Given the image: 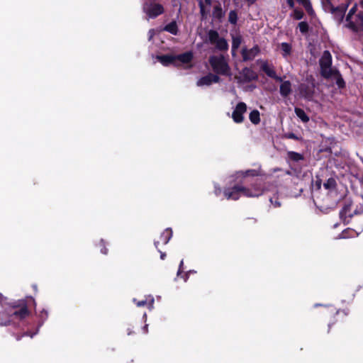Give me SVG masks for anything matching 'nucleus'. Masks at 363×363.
<instances>
[{
    "label": "nucleus",
    "instance_id": "1",
    "mask_svg": "<svg viewBox=\"0 0 363 363\" xmlns=\"http://www.w3.org/2000/svg\"><path fill=\"white\" fill-rule=\"evenodd\" d=\"M5 299L0 294V326L14 323L16 320H22L28 315L26 306L18 309L16 306L6 303Z\"/></svg>",
    "mask_w": 363,
    "mask_h": 363
},
{
    "label": "nucleus",
    "instance_id": "2",
    "mask_svg": "<svg viewBox=\"0 0 363 363\" xmlns=\"http://www.w3.org/2000/svg\"><path fill=\"white\" fill-rule=\"evenodd\" d=\"M264 193V189L257 185L251 188L236 185L224 191V195L228 199L238 200L241 196L247 197H258Z\"/></svg>",
    "mask_w": 363,
    "mask_h": 363
},
{
    "label": "nucleus",
    "instance_id": "3",
    "mask_svg": "<svg viewBox=\"0 0 363 363\" xmlns=\"http://www.w3.org/2000/svg\"><path fill=\"white\" fill-rule=\"evenodd\" d=\"M208 62L212 69L217 74L231 77V69L223 55H213L209 57Z\"/></svg>",
    "mask_w": 363,
    "mask_h": 363
},
{
    "label": "nucleus",
    "instance_id": "4",
    "mask_svg": "<svg viewBox=\"0 0 363 363\" xmlns=\"http://www.w3.org/2000/svg\"><path fill=\"white\" fill-rule=\"evenodd\" d=\"M321 74L325 78H330L331 73L336 69L331 67L332 57L328 51H325L319 61Z\"/></svg>",
    "mask_w": 363,
    "mask_h": 363
},
{
    "label": "nucleus",
    "instance_id": "5",
    "mask_svg": "<svg viewBox=\"0 0 363 363\" xmlns=\"http://www.w3.org/2000/svg\"><path fill=\"white\" fill-rule=\"evenodd\" d=\"M207 36L209 43L214 45L216 49L223 51L228 49V43L227 40L223 38H220L216 30H210L207 33Z\"/></svg>",
    "mask_w": 363,
    "mask_h": 363
},
{
    "label": "nucleus",
    "instance_id": "6",
    "mask_svg": "<svg viewBox=\"0 0 363 363\" xmlns=\"http://www.w3.org/2000/svg\"><path fill=\"white\" fill-rule=\"evenodd\" d=\"M346 27L354 32L363 30V12L359 11L352 17L351 21H346Z\"/></svg>",
    "mask_w": 363,
    "mask_h": 363
},
{
    "label": "nucleus",
    "instance_id": "7",
    "mask_svg": "<svg viewBox=\"0 0 363 363\" xmlns=\"http://www.w3.org/2000/svg\"><path fill=\"white\" fill-rule=\"evenodd\" d=\"M143 11L149 18H154L164 12V8L160 4L145 3L143 5Z\"/></svg>",
    "mask_w": 363,
    "mask_h": 363
},
{
    "label": "nucleus",
    "instance_id": "8",
    "mask_svg": "<svg viewBox=\"0 0 363 363\" xmlns=\"http://www.w3.org/2000/svg\"><path fill=\"white\" fill-rule=\"evenodd\" d=\"M299 94L301 97L311 100L315 92V84L313 81H308L302 83L298 86Z\"/></svg>",
    "mask_w": 363,
    "mask_h": 363
},
{
    "label": "nucleus",
    "instance_id": "9",
    "mask_svg": "<svg viewBox=\"0 0 363 363\" xmlns=\"http://www.w3.org/2000/svg\"><path fill=\"white\" fill-rule=\"evenodd\" d=\"M247 111V105L244 102H239L232 113V118L236 123H240L244 121V114Z\"/></svg>",
    "mask_w": 363,
    "mask_h": 363
},
{
    "label": "nucleus",
    "instance_id": "10",
    "mask_svg": "<svg viewBox=\"0 0 363 363\" xmlns=\"http://www.w3.org/2000/svg\"><path fill=\"white\" fill-rule=\"evenodd\" d=\"M220 82V77L217 74L209 73L207 75L201 77L196 82L198 86H210L213 83Z\"/></svg>",
    "mask_w": 363,
    "mask_h": 363
},
{
    "label": "nucleus",
    "instance_id": "11",
    "mask_svg": "<svg viewBox=\"0 0 363 363\" xmlns=\"http://www.w3.org/2000/svg\"><path fill=\"white\" fill-rule=\"evenodd\" d=\"M262 70L269 77L274 79L278 82H281L282 78L277 75L274 67L267 62H263L261 65Z\"/></svg>",
    "mask_w": 363,
    "mask_h": 363
},
{
    "label": "nucleus",
    "instance_id": "12",
    "mask_svg": "<svg viewBox=\"0 0 363 363\" xmlns=\"http://www.w3.org/2000/svg\"><path fill=\"white\" fill-rule=\"evenodd\" d=\"M259 52V48L257 45H255L250 49L246 48L242 50V56L244 61L253 60Z\"/></svg>",
    "mask_w": 363,
    "mask_h": 363
},
{
    "label": "nucleus",
    "instance_id": "13",
    "mask_svg": "<svg viewBox=\"0 0 363 363\" xmlns=\"http://www.w3.org/2000/svg\"><path fill=\"white\" fill-rule=\"evenodd\" d=\"M175 56L176 62H179L182 64L190 63L194 57V53L191 51H188ZM178 65V63H177Z\"/></svg>",
    "mask_w": 363,
    "mask_h": 363
},
{
    "label": "nucleus",
    "instance_id": "14",
    "mask_svg": "<svg viewBox=\"0 0 363 363\" xmlns=\"http://www.w3.org/2000/svg\"><path fill=\"white\" fill-rule=\"evenodd\" d=\"M157 59L164 66H168L170 64L177 65L175 61V56L172 55H158Z\"/></svg>",
    "mask_w": 363,
    "mask_h": 363
},
{
    "label": "nucleus",
    "instance_id": "15",
    "mask_svg": "<svg viewBox=\"0 0 363 363\" xmlns=\"http://www.w3.org/2000/svg\"><path fill=\"white\" fill-rule=\"evenodd\" d=\"M347 6L342 5L337 7L331 6L330 13L334 14L335 17L341 21L344 16V14L347 10Z\"/></svg>",
    "mask_w": 363,
    "mask_h": 363
},
{
    "label": "nucleus",
    "instance_id": "16",
    "mask_svg": "<svg viewBox=\"0 0 363 363\" xmlns=\"http://www.w3.org/2000/svg\"><path fill=\"white\" fill-rule=\"evenodd\" d=\"M279 92L284 96H288L291 92V83L289 81H281Z\"/></svg>",
    "mask_w": 363,
    "mask_h": 363
},
{
    "label": "nucleus",
    "instance_id": "17",
    "mask_svg": "<svg viewBox=\"0 0 363 363\" xmlns=\"http://www.w3.org/2000/svg\"><path fill=\"white\" fill-rule=\"evenodd\" d=\"M212 16L214 19L218 20L219 22L222 21V19L225 16V12L223 11L220 4L214 6L212 12Z\"/></svg>",
    "mask_w": 363,
    "mask_h": 363
},
{
    "label": "nucleus",
    "instance_id": "18",
    "mask_svg": "<svg viewBox=\"0 0 363 363\" xmlns=\"http://www.w3.org/2000/svg\"><path fill=\"white\" fill-rule=\"evenodd\" d=\"M162 30L167 31L174 35H177L179 29L177 22L175 21L170 22L163 28Z\"/></svg>",
    "mask_w": 363,
    "mask_h": 363
},
{
    "label": "nucleus",
    "instance_id": "19",
    "mask_svg": "<svg viewBox=\"0 0 363 363\" xmlns=\"http://www.w3.org/2000/svg\"><path fill=\"white\" fill-rule=\"evenodd\" d=\"M280 48L283 57L287 59V57L291 55L292 52L291 45L288 43H281Z\"/></svg>",
    "mask_w": 363,
    "mask_h": 363
},
{
    "label": "nucleus",
    "instance_id": "20",
    "mask_svg": "<svg viewBox=\"0 0 363 363\" xmlns=\"http://www.w3.org/2000/svg\"><path fill=\"white\" fill-rule=\"evenodd\" d=\"M352 203L349 202L345 203L341 211H340V216L342 218H346L347 217L352 216V213H351Z\"/></svg>",
    "mask_w": 363,
    "mask_h": 363
},
{
    "label": "nucleus",
    "instance_id": "21",
    "mask_svg": "<svg viewBox=\"0 0 363 363\" xmlns=\"http://www.w3.org/2000/svg\"><path fill=\"white\" fill-rule=\"evenodd\" d=\"M330 78H333L335 80L336 84L339 87L342 88L345 86L344 79L337 69H335L331 73Z\"/></svg>",
    "mask_w": 363,
    "mask_h": 363
},
{
    "label": "nucleus",
    "instance_id": "22",
    "mask_svg": "<svg viewBox=\"0 0 363 363\" xmlns=\"http://www.w3.org/2000/svg\"><path fill=\"white\" fill-rule=\"evenodd\" d=\"M172 237V231L171 229L167 228L160 235L161 242L166 245Z\"/></svg>",
    "mask_w": 363,
    "mask_h": 363
},
{
    "label": "nucleus",
    "instance_id": "23",
    "mask_svg": "<svg viewBox=\"0 0 363 363\" xmlns=\"http://www.w3.org/2000/svg\"><path fill=\"white\" fill-rule=\"evenodd\" d=\"M294 111L297 117L299 118L302 122L307 123L309 121V117L302 108H295Z\"/></svg>",
    "mask_w": 363,
    "mask_h": 363
},
{
    "label": "nucleus",
    "instance_id": "24",
    "mask_svg": "<svg viewBox=\"0 0 363 363\" xmlns=\"http://www.w3.org/2000/svg\"><path fill=\"white\" fill-rule=\"evenodd\" d=\"M242 43V38L240 35L233 36L232 40V52L234 54V52L238 49L240 44Z\"/></svg>",
    "mask_w": 363,
    "mask_h": 363
},
{
    "label": "nucleus",
    "instance_id": "25",
    "mask_svg": "<svg viewBox=\"0 0 363 363\" xmlns=\"http://www.w3.org/2000/svg\"><path fill=\"white\" fill-rule=\"evenodd\" d=\"M249 118L253 124H258L260 121L259 112L257 110H253L250 112Z\"/></svg>",
    "mask_w": 363,
    "mask_h": 363
},
{
    "label": "nucleus",
    "instance_id": "26",
    "mask_svg": "<svg viewBox=\"0 0 363 363\" xmlns=\"http://www.w3.org/2000/svg\"><path fill=\"white\" fill-rule=\"evenodd\" d=\"M212 0H199V5L200 7V11L202 16H204L206 11V6H210L211 4Z\"/></svg>",
    "mask_w": 363,
    "mask_h": 363
},
{
    "label": "nucleus",
    "instance_id": "27",
    "mask_svg": "<svg viewBox=\"0 0 363 363\" xmlns=\"http://www.w3.org/2000/svg\"><path fill=\"white\" fill-rule=\"evenodd\" d=\"M288 157L294 162H298L303 160V156L298 152L290 151L288 152Z\"/></svg>",
    "mask_w": 363,
    "mask_h": 363
},
{
    "label": "nucleus",
    "instance_id": "28",
    "mask_svg": "<svg viewBox=\"0 0 363 363\" xmlns=\"http://www.w3.org/2000/svg\"><path fill=\"white\" fill-rule=\"evenodd\" d=\"M228 21L231 23V24H236L237 21H238V14H237V12L235 11H230V13H229V15H228Z\"/></svg>",
    "mask_w": 363,
    "mask_h": 363
},
{
    "label": "nucleus",
    "instance_id": "29",
    "mask_svg": "<svg viewBox=\"0 0 363 363\" xmlns=\"http://www.w3.org/2000/svg\"><path fill=\"white\" fill-rule=\"evenodd\" d=\"M301 3L306 9V10L311 13L313 12L312 6L309 0H297Z\"/></svg>",
    "mask_w": 363,
    "mask_h": 363
},
{
    "label": "nucleus",
    "instance_id": "30",
    "mask_svg": "<svg viewBox=\"0 0 363 363\" xmlns=\"http://www.w3.org/2000/svg\"><path fill=\"white\" fill-rule=\"evenodd\" d=\"M336 182L334 179H329L323 184V186L326 189H334L335 187Z\"/></svg>",
    "mask_w": 363,
    "mask_h": 363
},
{
    "label": "nucleus",
    "instance_id": "31",
    "mask_svg": "<svg viewBox=\"0 0 363 363\" xmlns=\"http://www.w3.org/2000/svg\"><path fill=\"white\" fill-rule=\"evenodd\" d=\"M357 4H354L351 9L349 11V13L346 17V21H351L352 19V17H353L354 16H356L357 13Z\"/></svg>",
    "mask_w": 363,
    "mask_h": 363
},
{
    "label": "nucleus",
    "instance_id": "32",
    "mask_svg": "<svg viewBox=\"0 0 363 363\" xmlns=\"http://www.w3.org/2000/svg\"><path fill=\"white\" fill-rule=\"evenodd\" d=\"M298 28L302 33H306L308 30V25L305 21H301L298 23Z\"/></svg>",
    "mask_w": 363,
    "mask_h": 363
},
{
    "label": "nucleus",
    "instance_id": "33",
    "mask_svg": "<svg viewBox=\"0 0 363 363\" xmlns=\"http://www.w3.org/2000/svg\"><path fill=\"white\" fill-rule=\"evenodd\" d=\"M270 203L273 205L274 208H278L281 206V202L279 201L278 197L274 196L273 197L269 198Z\"/></svg>",
    "mask_w": 363,
    "mask_h": 363
},
{
    "label": "nucleus",
    "instance_id": "34",
    "mask_svg": "<svg viewBox=\"0 0 363 363\" xmlns=\"http://www.w3.org/2000/svg\"><path fill=\"white\" fill-rule=\"evenodd\" d=\"M322 3H323V6L324 9L326 11H330V7L333 6L331 4L330 0H322Z\"/></svg>",
    "mask_w": 363,
    "mask_h": 363
},
{
    "label": "nucleus",
    "instance_id": "35",
    "mask_svg": "<svg viewBox=\"0 0 363 363\" xmlns=\"http://www.w3.org/2000/svg\"><path fill=\"white\" fill-rule=\"evenodd\" d=\"M285 137L286 138H289V139H293V140H300V138H298L296 134H294V133H289L285 135Z\"/></svg>",
    "mask_w": 363,
    "mask_h": 363
},
{
    "label": "nucleus",
    "instance_id": "36",
    "mask_svg": "<svg viewBox=\"0 0 363 363\" xmlns=\"http://www.w3.org/2000/svg\"><path fill=\"white\" fill-rule=\"evenodd\" d=\"M303 13L301 11L295 10L294 11V18L299 20L303 18Z\"/></svg>",
    "mask_w": 363,
    "mask_h": 363
},
{
    "label": "nucleus",
    "instance_id": "37",
    "mask_svg": "<svg viewBox=\"0 0 363 363\" xmlns=\"http://www.w3.org/2000/svg\"><path fill=\"white\" fill-rule=\"evenodd\" d=\"M258 174H259V173L256 172L255 170H248V171H247L246 172L244 173V176L245 177H247V176H257Z\"/></svg>",
    "mask_w": 363,
    "mask_h": 363
},
{
    "label": "nucleus",
    "instance_id": "38",
    "mask_svg": "<svg viewBox=\"0 0 363 363\" xmlns=\"http://www.w3.org/2000/svg\"><path fill=\"white\" fill-rule=\"evenodd\" d=\"M183 264H184V261L182 260L180 262V264H179V269H178V272H177V276H179L180 274L182 272V267H183Z\"/></svg>",
    "mask_w": 363,
    "mask_h": 363
},
{
    "label": "nucleus",
    "instance_id": "39",
    "mask_svg": "<svg viewBox=\"0 0 363 363\" xmlns=\"http://www.w3.org/2000/svg\"><path fill=\"white\" fill-rule=\"evenodd\" d=\"M147 304V301L146 300H143V301H138L136 302V305L139 307H141V306H144Z\"/></svg>",
    "mask_w": 363,
    "mask_h": 363
},
{
    "label": "nucleus",
    "instance_id": "40",
    "mask_svg": "<svg viewBox=\"0 0 363 363\" xmlns=\"http://www.w3.org/2000/svg\"><path fill=\"white\" fill-rule=\"evenodd\" d=\"M362 203H360V205H361L359 211L355 210L354 211V214L360 213L363 211V196L362 197Z\"/></svg>",
    "mask_w": 363,
    "mask_h": 363
},
{
    "label": "nucleus",
    "instance_id": "41",
    "mask_svg": "<svg viewBox=\"0 0 363 363\" xmlns=\"http://www.w3.org/2000/svg\"><path fill=\"white\" fill-rule=\"evenodd\" d=\"M286 2L290 8L294 7V0H286Z\"/></svg>",
    "mask_w": 363,
    "mask_h": 363
},
{
    "label": "nucleus",
    "instance_id": "42",
    "mask_svg": "<svg viewBox=\"0 0 363 363\" xmlns=\"http://www.w3.org/2000/svg\"><path fill=\"white\" fill-rule=\"evenodd\" d=\"M148 34H149V40H151L155 35V30L153 29L150 30L148 32Z\"/></svg>",
    "mask_w": 363,
    "mask_h": 363
},
{
    "label": "nucleus",
    "instance_id": "43",
    "mask_svg": "<svg viewBox=\"0 0 363 363\" xmlns=\"http://www.w3.org/2000/svg\"><path fill=\"white\" fill-rule=\"evenodd\" d=\"M159 252H160V258L161 259H164L165 257H166V254L164 252H162L161 251L159 250Z\"/></svg>",
    "mask_w": 363,
    "mask_h": 363
},
{
    "label": "nucleus",
    "instance_id": "44",
    "mask_svg": "<svg viewBox=\"0 0 363 363\" xmlns=\"http://www.w3.org/2000/svg\"><path fill=\"white\" fill-rule=\"evenodd\" d=\"M107 251L108 250L106 248V247H104L101 250V252L104 254V255H106L107 254Z\"/></svg>",
    "mask_w": 363,
    "mask_h": 363
},
{
    "label": "nucleus",
    "instance_id": "45",
    "mask_svg": "<svg viewBox=\"0 0 363 363\" xmlns=\"http://www.w3.org/2000/svg\"><path fill=\"white\" fill-rule=\"evenodd\" d=\"M249 4H254L257 0H245Z\"/></svg>",
    "mask_w": 363,
    "mask_h": 363
},
{
    "label": "nucleus",
    "instance_id": "46",
    "mask_svg": "<svg viewBox=\"0 0 363 363\" xmlns=\"http://www.w3.org/2000/svg\"><path fill=\"white\" fill-rule=\"evenodd\" d=\"M143 330H144V332H145V333H147V325H145V326L143 327Z\"/></svg>",
    "mask_w": 363,
    "mask_h": 363
},
{
    "label": "nucleus",
    "instance_id": "47",
    "mask_svg": "<svg viewBox=\"0 0 363 363\" xmlns=\"http://www.w3.org/2000/svg\"><path fill=\"white\" fill-rule=\"evenodd\" d=\"M359 6L362 9H363V0H362V1L359 2Z\"/></svg>",
    "mask_w": 363,
    "mask_h": 363
},
{
    "label": "nucleus",
    "instance_id": "48",
    "mask_svg": "<svg viewBox=\"0 0 363 363\" xmlns=\"http://www.w3.org/2000/svg\"><path fill=\"white\" fill-rule=\"evenodd\" d=\"M153 302H154V299H153V298H152V299H151V301H150V305L151 306H152Z\"/></svg>",
    "mask_w": 363,
    "mask_h": 363
},
{
    "label": "nucleus",
    "instance_id": "49",
    "mask_svg": "<svg viewBox=\"0 0 363 363\" xmlns=\"http://www.w3.org/2000/svg\"><path fill=\"white\" fill-rule=\"evenodd\" d=\"M184 281H186V280H187V279H188V274H187L185 275V277H184Z\"/></svg>",
    "mask_w": 363,
    "mask_h": 363
},
{
    "label": "nucleus",
    "instance_id": "50",
    "mask_svg": "<svg viewBox=\"0 0 363 363\" xmlns=\"http://www.w3.org/2000/svg\"><path fill=\"white\" fill-rule=\"evenodd\" d=\"M154 244H155V247H157L159 242L158 241H155Z\"/></svg>",
    "mask_w": 363,
    "mask_h": 363
}]
</instances>
